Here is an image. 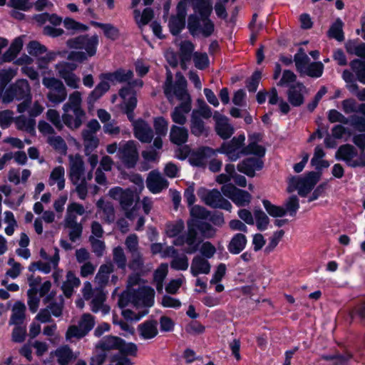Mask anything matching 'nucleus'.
Segmentation results:
<instances>
[{
	"instance_id": "obj_3",
	"label": "nucleus",
	"mask_w": 365,
	"mask_h": 365,
	"mask_svg": "<svg viewBox=\"0 0 365 365\" xmlns=\"http://www.w3.org/2000/svg\"><path fill=\"white\" fill-rule=\"evenodd\" d=\"M0 98L4 103L13 101H23L18 105L17 111L24 113L27 110L31 103V88L26 79H19L0 94Z\"/></svg>"
},
{
	"instance_id": "obj_23",
	"label": "nucleus",
	"mask_w": 365,
	"mask_h": 365,
	"mask_svg": "<svg viewBox=\"0 0 365 365\" xmlns=\"http://www.w3.org/2000/svg\"><path fill=\"white\" fill-rule=\"evenodd\" d=\"M263 165L264 163L262 159L248 158L239 163L237 168L240 173L252 178L255 175V171L262 170Z\"/></svg>"
},
{
	"instance_id": "obj_28",
	"label": "nucleus",
	"mask_w": 365,
	"mask_h": 365,
	"mask_svg": "<svg viewBox=\"0 0 365 365\" xmlns=\"http://www.w3.org/2000/svg\"><path fill=\"white\" fill-rule=\"evenodd\" d=\"M305 90V86L301 83H297L289 87L287 91V98L292 106L299 107L304 103Z\"/></svg>"
},
{
	"instance_id": "obj_14",
	"label": "nucleus",
	"mask_w": 365,
	"mask_h": 365,
	"mask_svg": "<svg viewBox=\"0 0 365 365\" xmlns=\"http://www.w3.org/2000/svg\"><path fill=\"white\" fill-rule=\"evenodd\" d=\"M198 196L208 206L212 208H220L231 211L232 204L222 195L221 192L216 189L212 190H199Z\"/></svg>"
},
{
	"instance_id": "obj_36",
	"label": "nucleus",
	"mask_w": 365,
	"mask_h": 365,
	"mask_svg": "<svg viewBox=\"0 0 365 365\" xmlns=\"http://www.w3.org/2000/svg\"><path fill=\"white\" fill-rule=\"evenodd\" d=\"M247 237L242 233L235 234L227 245L228 251L232 255L240 254L246 247Z\"/></svg>"
},
{
	"instance_id": "obj_4",
	"label": "nucleus",
	"mask_w": 365,
	"mask_h": 365,
	"mask_svg": "<svg viewBox=\"0 0 365 365\" xmlns=\"http://www.w3.org/2000/svg\"><path fill=\"white\" fill-rule=\"evenodd\" d=\"M154 290L148 287H140L137 289H126L118 299V305L125 308L130 304L138 309L144 307L145 309L154 304Z\"/></svg>"
},
{
	"instance_id": "obj_62",
	"label": "nucleus",
	"mask_w": 365,
	"mask_h": 365,
	"mask_svg": "<svg viewBox=\"0 0 365 365\" xmlns=\"http://www.w3.org/2000/svg\"><path fill=\"white\" fill-rule=\"evenodd\" d=\"M16 124L19 129L31 132L34 130L35 120L24 115H20L16 118Z\"/></svg>"
},
{
	"instance_id": "obj_61",
	"label": "nucleus",
	"mask_w": 365,
	"mask_h": 365,
	"mask_svg": "<svg viewBox=\"0 0 365 365\" xmlns=\"http://www.w3.org/2000/svg\"><path fill=\"white\" fill-rule=\"evenodd\" d=\"M189 266L188 258L185 255H175L170 262V267L175 270H187Z\"/></svg>"
},
{
	"instance_id": "obj_15",
	"label": "nucleus",
	"mask_w": 365,
	"mask_h": 365,
	"mask_svg": "<svg viewBox=\"0 0 365 365\" xmlns=\"http://www.w3.org/2000/svg\"><path fill=\"white\" fill-rule=\"evenodd\" d=\"M68 47L74 49L85 50L91 57L96 55L98 45V37L96 35L88 36L81 35L71 39L66 42Z\"/></svg>"
},
{
	"instance_id": "obj_29",
	"label": "nucleus",
	"mask_w": 365,
	"mask_h": 365,
	"mask_svg": "<svg viewBox=\"0 0 365 365\" xmlns=\"http://www.w3.org/2000/svg\"><path fill=\"white\" fill-rule=\"evenodd\" d=\"M158 322L156 320H146L138 327L139 336L145 340L155 338L158 334Z\"/></svg>"
},
{
	"instance_id": "obj_50",
	"label": "nucleus",
	"mask_w": 365,
	"mask_h": 365,
	"mask_svg": "<svg viewBox=\"0 0 365 365\" xmlns=\"http://www.w3.org/2000/svg\"><path fill=\"white\" fill-rule=\"evenodd\" d=\"M350 67L358 81L365 84V62L360 59H354L350 62Z\"/></svg>"
},
{
	"instance_id": "obj_64",
	"label": "nucleus",
	"mask_w": 365,
	"mask_h": 365,
	"mask_svg": "<svg viewBox=\"0 0 365 365\" xmlns=\"http://www.w3.org/2000/svg\"><path fill=\"white\" fill-rule=\"evenodd\" d=\"M349 122L356 130L365 133V116L352 115L349 117Z\"/></svg>"
},
{
	"instance_id": "obj_20",
	"label": "nucleus",
	"mask_w": 365,
	"mask_h": 365,
	"mask_svg": "<svg viewBox=\"0 0 365 365\" xmlns=\"http://www.w3.org/2000/svg\"><path fill=\"white\" fill-rule=\"evenodd\" d=\"M213 118L215 120V130L217 135L222 139L230 138L234 133L233 126L229 123L227 117L215 112Z\"/></svg>"
},
{
	"instance_id": "obj_55",
	"label": "nucleus",
	"mask_w": 365,
	"mask_h": 365,
	"mask_svg": "<svg viewBox=\"0 0 365 365\" xmlns=\"http://www.w3.org/2000/svg\"><path fill=\"white\" fill-rule=\"evenodd\" d=\"M194 226L197 229V232L199 231L203 238L210 239L215 235V229L208 222H199L194 224Z\"/></svg>"
},
{
	"instance_id": "obj_58",
	"label": "nucleus",
	"mask_w": 365,
	"mask_h": 365,
	"mask_svg": "<svg viewBox=\"0 0 365 365\" xmlns=\"http://www.w3.org/2000/svg\"><path fill=\"white\" fill-rule=\"evenodd\" d=\"M262 204L268 214L274 217H281L285 215V211L282 206L273 205L268 200H263Z\"/></svg>"
},
{
	"instance_id": "obj_48",
	"label": "nucleus",
	"mask_w": 365,
	"mask_h": 365,
	"mask_svg": "<svg viewBox=\"0 0 365 365\" xmlns=\"http://www.w3.org/2000/svg\"><path fill=\"white\" fill-rule=\"evenodd\" d=\"M296 68L301 74L305 71L309 64L310 59L302 48H299L298 52L294 56Z\"/></svg>"
},
{
	"instance_id": "obj_57",
	"label": "nucleus",
	"mask_w": 365,
	"mask_h": 365,
	"mask_svg": "<svg viewBox=\"0 0 365 365\" xmlns=\"http://www.w3.org/2000/svg\"><path fill=\"white\" fill-rule=\"evenodd\" d=\"M323 71V63L320 61H317L309 63L302 74H304L312 78H319L322 76Z\"/></svg>"
},
{
	"instance_id": "obj_18",
	"label": "nucleus",
	"mask_w": 365,
	"mask_h": 365,
	"mask_svg": "<svg viewBox=\"0 0 365 365\" xmlns=\"http://www.w3.org/2000/svg\"><path fill=\"white\" fill-rule=\"evenodd\" d=\"M221 191L238 207L247 206L252 200V195L247 191L239 189L232 184L222 185Z\"/></svg>"
},
{
	"instance_id": "obj_60",
	"label": "nucleus",
	"mask_w": 365,
	"mask_h": 365,
	"mask_svg": "<svg viewBox=\"0 0 365 365\" xmlns=\"http://www.w3.org/2000/svg\"><path fill=\"white\" fill-rule=\"evenodd\" d=\"M56 356L60 365H67L73 357V353L69 347L63 346L56 351Z\"/></svg>"
},
{
	"instance_id": "obj_25",
	"label": "nucleus",
	"mask_w": 365,
	"mask_h": 365,
	"mask_svg": "<svg viewBox=\"0 0 365 365\" xmlns=\"http://www.w3.org/2000/svg\"><path fill=\"white\" fill-rule=\"evenodd\" d=\"M106 299V296L103 289H101V287H96V294L91 299V310L94 313L101 311L103 314H108L110 312V307L104 304Z\"/></svg>"
},
{
	"instance_id": "obj_17",
	"label": "nucleus",
	"mask_w": 365,
	"mask_h": 365,
	"mask_svg": "<svg viewBox=\"0 0 365 365\" xmlns=\"http://www.w3.org/2000/svg\"><path fill=\"white\" fill-rule=\"evenodd\" d=\"M117 156L125 168H134L138 160L136 143L133 140H129L120 145Z\"/></svg>"
},
{
	"instance_id": "obj_40",
	"label": "nucleus",
	"mask_w": 365,
	"mask_h": 365,
	"mask_svg": "<svg viewBox=\"0 0 365 365\" xmlns=\"http://www.w3.org/2000/svg\"><path fill=\"white\" fill-rule=\"evenodd\" d=\"M26 306L23 302H16L12 308L9 324L20 325L25 319Z\"/></svg>"
},
{
	"instance_id": "obj_1",
	"label": "nucleus",
	"mask_w": 365,
	"mask_h": 365,
	"mask_svg": "<svg viewBox=\"0 0 365 365\" xmlns=\"http://www.w3.org/2000/svg\"><path fill=\"white\" fill-rule=\"evenodd\" d=\"M164 93L170 102L174 97L182 103L174 108L170 116L172 120L176 124L183 125L187 121L186 115L191 110L190 96L187 91V81L180 72L175 74V82L173 83V74L169 69L166 71V80L163 85Z\"/></svg>"
},
{
	"instance_id": "obj_5",
	"label": "nucleus",
	"mask_w": 365,
	"mask_h": 365,
	"mask_svg": "<svg viewBox=\"0 0 365 365\" xmlns=\"http://www.w3.org/2000/svg\"><path fill=\"white\" fill-rule=\"evenodd\" d=\"M109 195L119 202L120 208L124 211L128 219L133 220L137 216L140 197L136 192L129 188L123 189L115 187L109 190Z\"/></svg>"
},
{
	"instance_id": "obj_46",
	"label": "nucleus",
	"mask_w": 365,
	"mask_h": 365,
	"mask_svg": "<svg viewBox=\"0 0 365 365\" xmlns=\"http://www.w3.org/2000/svg\"><path fill=\"white\" fill-rule=\"evenodd\" d=\"M153 16V11L150 8H145L142 14L139 10L134 11L135 20L140 29L148 24L152 20Z\"/></svg>"
},
{
	"instance_id": "obj_51",
	"label": "nucleus",
	"mask_w": 365,
	"mask_h": 365,
	"mask_svg": "<svg viewBox=\"0 0 365 365\" xmlns=\"http://www.w3.org/2000/svg\"><path fill=\"white\" fill-rule=\"evenodd\" d=\"M82 136L86 152H92L98 147L99 140L96 133H92L90 131H82Z\"/></svg>"
},
{
	"instance_id": "obj_53",
	"label": "nucleus",
	"mask_w": 365,
	"mask_h": 365,
	"mask_svg": "<svg viewBox=\"0 0 365 365\" xmlns=\"http://www.w3.org/2000/svg\"><path fill=\"white\" fill-rule=\"evenodd\" d=\"M64 227L69 230V240L75 242L81 237L83 233V224L81 222L64 223Z\"/></svg>"
},
{
	"instance_id": "obj_38",
	"label": "nucleus",
	"mask_w": 365,
	"mask_h": 365,
	"mask_svg": "<svg viewBox=\"0 0 365 365\" xmlns=\"http://www.w3.org/2000/svg\"><path fill=\"white\" fill-rule=\"evenodd\" d=\"M65 170L62 166L54 168L49 176L48 184L52 186L57 184L58 189L62 190L65 187Z\"/></svg>"
},
{
	"instance_id": "obj_34",
	"label": "nucleus",
	"mask_w": 365,
	"mask_h": 365,
	"mask_svg": "<svg viewBox=\"0 0 365 365\" xmlns=\"http://www.w3.org/2000/svg\"><path fill=\"white\" fill-rule=\"evenodd\" d=\"M80 284L79 278L72 271H68L66 273V280L61 286V289L66 297H71L74 292V289L78 288Z\"/></svg>"
},
{
	"instance_id": "obj_41",
	"label": "nucleus",
	"mask_w": 365,
	"mask_h": 365,
	"mask_svg": "<svg viewBox=\"0 0 365 365\" xmlns=\"http://www.w3.org/2000/svg\"><path fill=\"white\" fill-rule=\"evenodd\" d=\"M123 339L117 336H108L102 339L97 345V348L107 351L111 349H119L122 345Z\"/></svg>"
},
{
	"instance_id": "obj_59",
	"label": "nucleus",
	"mask_w": 365,
	"mask_h": 365,
	"mask_svg": "<svg viewBox=\"0 0 365 365\" xmlns=\"http://www.w3.org/2000/svg\"><path fill=\"white\" fill-rule=\"evenodd\" d=\"M254 215L257 229L261 231L265 230L269 223V219L266 213L259 208L254 210Z\"/></svg>"
},
{
	"instance_id": "obj_44",
	"label": "nucleus",
	"mask_w": 365,
	"mask_h": 365,
	"mask_svg": "<svg viewBox=\"0 0 365 365\" xmlns=\"http://www.w3.org/2000/svg\"><path fill=\"white\" fill-rule=\"evenodd\" d=\"M191 4L195 12H197L200 16H210L212 11V6L207 0H191Z\"/></svg>"
},
{
	"instance_id": "obj_19",
	"label": "nucleus",
	"mask_w": 365,
	"mask_h": 365,
	"mask_svg": "<svg viewBox=\"0 0 365 365\" xmlns=\"http://www.w3.org/2000/svg\"><path fill=\"white\" fill-rule=\"evenodd\" d=\"M216 150L207 146H202L190 153L189 162L193 166L205 167L208 160L216 155Z\"/></svg>"
},
{
	"instance_id": "obj_45",
	"label": "nucleus",
	"mask_w": 365,
	"mask_h": 365,
	"mask_svg": "<svg viewBox=\"0 0 365 365\" xmlns=\"http://www.w3.org/2000/svg\"><path fill=\"white\" fill-rule=\"evenodd\" d=\"M343 21L338 18L330 26L327 35L331 38H334L338 41H342L344 39L343 31Z\"/></svg>"
},
{
	"instance_id": "obj_31",
	"label": "nucleus",
	"mask_w": 365,
	"mask_h": 365,
	"mask_svg": "<svg viewBox=\"0 0 365 365\" xmlns=\"http://www.w3.org/2000/svg\"><path fill=\"white\" fill-rule=\"evenodd\" d=\"M189 136L188 130L183 126L173 125L170 130V140L177 145H182L187 142Z\"/></svg>"
},
{
	"instance_id": "obj_47",
	"label": "nucleus",
	"mask_w": 365,
	"mask_h": 365,
	"mask_svg": "<svg viewBox=\"0 0 365 365\" xmlns=\"http://www.w3.org/2000/svg\"><path fill=\"white\" fill-rule=\"evenodd\" d=\"M345 48L349 53L365 59V43H358L355 40L348 41Z\"/></svg>"
},
{
	"instance_id": "obj_63",
	"label": "nucleus",
	"mask_w": 365,
	"mask_h": 365,
	"mask_svg": "<svg viewBox=\"0 0 365 365\" xmlns=\"http://www.w3.org/2000/svg\"><path fill=\"white\" fill-rule=\"evenodd\" d=\"M48 143L55 150L59 152H66L67 145L65 140L59 135H49L47 140Z\"/></svg>"
},
{
	"instance_id": "obj_7",
	"label": "nucleus",
	"mask_w": 365,
	"mask_h": 365,
	"mask_svg": "<svg viewBox=\"0 0 365 365\" xmlns=\"http://www.w3.org/2000/svg\"><path fill=\"white\" fill-rule=\"evenodd\" d=\"M143 85L142 80H136L133 82H128V84L122 88L119 91V96L123 100V110L130 120H133V111L137 106V98L135 86L142 87Z\"/></svg>"
},
{
	"instance_id": "obj_54",
	"label": "nucleus",
	"mask_w": 365,
	"mask_h": 365,
	"mask_svg": "<svg viewBox=\"0 0 365 365\" xmlns=\"http://www.w3.org/2000/svg\"><path fill=\"white\" fill-rule=\"evenodd\" d=\"M130 255L131 259L128 263V267L135 272H144V259L140 252Z\"/></svg>"
},
{
	"instance_id": "obj_39",
	"label": "nucleus",
	"mask_w": 365,
	"mask_h": 365,
	"mask_svg": "<svg viewBox=\"0 0 365 365\" xmlns=\"http://www.w3.org/2000/svg\"><path fill=\"white\" fill-rule=\"evenodd\" d=\"M110 85L106 80H101L95 88L89 93L87 98V102L93 105L96 101L101 98L108 90Z\"/></svg>"
},
{
	"instance_id": "obj_33",
	"label": "nucleus",
	"mask_w": 365,
	"mask_h": 365,
	"mask_svg": "<svg viewBox=\"0 0 365 365\" xmlns=\"http://www.w3.org/2000/svg\"><path fill=\"white\" fill-rule=\"evenodd\" d=\"M179 47L180 66L182 69H186L187 63L191 60L192 56H193L195 46L190 41H182L180 42Z\"/></svg>"
},
{
	"instance_id": "obj_12",
	"label": "nucleus",
	"mask_w": 365,
	"mask_h": 365,
	"mask_svg": "<svg viewBox=\"0 0 365 365\" xmlns=\"http://www.w3.org/2000/svg\"><path fill=\"white\" fill-rule=\"evenodd\" d=\"M202 242V239H198L197 229L194 224L187 225V232L179 235L173 242L176 246L187 245V248L185 250L187 254H193L197 251L199 246Z\"/></svg>"
},
{
	"instance_id": "obj_8",
	"label": "nucleus",
	"mask_w": 365,
	"mask_h": 365,
	"mask_svg": "<svg viewBox=\"0 0 365 365\" xmlns=\"http://www.w3.org/2000/svg\"><path fill=\"white\" fill-rule=\"evenodd\" d=\"M336 158L344 161L351 168L365 166V153L360 151L358 155L356 149L350 144L341 145L336 152Z\"/></svg>"
},
{
	"instance_id": "obj_22",
	"label": "nucleus",
	"mask_w": 365,
	"mask_h": 365,
	"mask_svg": "<svg viewBox=\"0 0 365 365\" xmlns=\"http://www.w3.org/2000/svg\"><path fill=\"white\" fill-rule=\"evenodd\" d=\"M249 144L243 148L244 155H254L257 158L262 159L264 156L266 149L264 146L259 145L257 143L261 140L259 133H253L249 135Z\"/></svg>"
},
{
	"instance_id": "obj_16",
	"label": "nucleus",
	"mask_w": 365,
	"mask_h": 365,
	"mask_svg": "<svg viewBox=\"0 0 365 365\" xmlns=\"http://www.w3.org/2000/svg\"><path fill=\"white\" fill-rule=\"evenodd\" d=\"M77 68L75 63L61 61L55 65V69L58 76L63 79L66 84L73 89L80 86V78L73 71Z\"/></svg>"
},
{
	"instance_id": "obj_2",
	"label": "nucleus",
	"mask_w": 365,
	"mask_h": 365,
	"mask_svg": "<svg viewBox=\"0 0 365 365\" xmlns=\"http://www.w3.org/2000/svg\"><path fill=\"white\" fill-rule=\"evenodd\" d=\"M62 120L71 130L79 128L86 119V112L82 108V94L76 91L68 96V101L62 107Z\"/></svg>"
},
{
	"instance_id": "obj_30",
	"label": "nucleus",
	"mask_w": 365,
	"mask_h": 365,
	"mask_svg": "<svg viewBox=\"0 0 365 365\" xmlns=\"http://www.w3.org/2000/svg\"><path fill=\"white\" fill-rule=\"evenodd\" d=\"M210 268L211 265L207 259L197 255L192 260L190 272L193 277H197L200 274H207L210 272Z\"/></svg>"
},
{
	"instance_id": "obj_43",
	"label": "nucleus",
	"mask_w": 365,
	"mask_h": 365,
	"mask_svg": "<svg viewBox=\"0 0 365 365\" xmlns=\"http://www.w3.org/2000/svg\"><path fill=\"white\" fill-rule=\"evenodd\" d=\"M96 205L102 210L103 214V218L106 222L111 223L115 221V209L111 202H104L103 200H99L97 202Z\"/></svg>"
},
{
	"instance_id": "obj_37",
	"label": "nucleus",
	"mask_w": 365,
	"mask_h": 365,
	"mask_svg": "<svg viewBox=\"0 0 365 365\" xmlns=\"http://www.w3.org/2000/svg\"><path fill=\"white\" fill-rule=\"evenodd\" d=\"M113 269L114 267L112 263L101 265L95 277V281L98 284V287L103 289L108 284L110 274L113 272Z\"/></svg>"
},
{
	"instance_id": "obj_49",
	"label": "nucleus",
	"mask_w": 365,
	"mask_h": 365,
	"mask_svg": "<svg viewBox=\"0 0 365 365\" xmlns=\"http://www.w3.org/2000/svg\"><path fill=\"white\" fill-rule=\"evenodd\" d=\"M91 24L96 27L101 28L104 35L111 40H115L119 36V30L110 24H102L97 21H92Z\"/></svg>"
},
{
	"instance_id": "obj_32",
	"label": "nucleus",
	"mask_w": 365,
	"mask_h": 365,
	"mask_svg": "<svg viewBox=\"0 0 365 365\" xmlns=\"http://www.w3.org/2000/svg\"><path fill=\"white\" fill-rule=\"evenodd\" d=\"M196 113L197 112H192L190 125L191 133L197 137L202 135L206 137L208 135L209 128L205 126L202 119L197 116Z\"/></svg>"
},
{
	"instance_id": "obj_52",
	"label": "nucleus",
	"mask_w": 365,
	"mask_h": 365,
	"mask_svg": "<svg viewBox=\"0 0 365 365\" xmlns=\"http://www.w3.org/2000/svg\"><path fill=\"white\" fill-rule=\"evenodd\" d=\"M282 207L285 215L288 213L290 216L294 217L299 208V198L296 195L290 196L284 201Z\"/></svg>"
},
{
	"instance_id": "obj_13",
	"label": "nucleus",
	"mask_w": 365,
	"mask_h": 365,
	"mask_svg": "<svg viewBox=\"0 0 365 365\" xmlns=\"http://www.w3.org/2000/svg\"><path fill=\"white\" fill-rule=\"evenodd\" d=\"M245 135H239L231 140L225 142L221 147L216 149L217 153L225 154L231 161H236L241 155H244Z\"/></svg>"
},
{
	"instance_id": "obj_27",
	"label": "nucleus",
	"mask_w": 365,
	"mask_h": 365,
	"mask_svg": "<svg viewBox=\"0 0 365 365\" xmlns=\"http://www.w3.org/2000/svg\"><path fill=\"white\" fill-rule=\"evenodd\" d=\"M133 77V73L130 70L118 69L114 72L103 73L99 76L101 80L107 82L125 83L129 82Z\"/></svg>"
},
{
	"instance_id": "obj_26",
	"label": "nucleus",
	"mask_w": 365,
	"mask_h": 365,
	"mask_svg": "<svg viewBox=\"0 0 365 365\" xmlns=\"http://www.w3.org/2000/svg\"><path fill=\"white\" fill-rule=\"evenodd\" d=\"M134 134L142 143H150L153 138V130L144 120H138L134 125Z\"/></svg>"
},
{
	"instance_id": "obj_35",
	"label": "nucleus",
	"mask_w": 365,
	"mask_h": 365,
	"mask_svg": "<svg viewBox=\"0 0 365 365\" xmlns=\"http://www.w3.org/2000/svg\"><path fill=\"white\" fill-rule=\"evenodd\" d=\"M86 213L84 206L78 202H71L67 206L64 218V223L78 222L77 215H83Z\"/></svg>"
},
{
	"instance_id": "obj_24",
	"label": "nucleus",
	"mask_w": 365,
	"mask_h": 365,
	"mask_svg": "<svg viewBox=\"0 0 365 365\" xmlns=\"http://www.w3.org/2000/svg\"><path fill=\"white\" fill-rule=\"evenodd\" d=\"M69 160V177L73 183H77L84 175V163L79 155L70 156Z\"/></svg>"
},
{
	"instance_id": "obj_11",
	"label": "nucleus",
	"mask_w": 365,
	"mask_h": 365,
	"mask_svg": "<svg viewBox=\"0 0 365 365\" xmlns=\"http://www.w3.org/2000/svg\"><path fill=\"white\" fill-rule=\"evenodd\" d=\"M96 324L95 317L89 313H85L81 317L77 325L70 326L66 333L67 340L81 339L93 329Z\"/></svg>"
},
{
	"instance_id": "obj_6",
	"label": "nucleus",
	"mask_w": 365,
	"mask_h": 365,
	"mask_svg": "<svg viewBox=\"0 0 365 365\" xmlns=\"http://www.w3.org/2000/svg\"><path fill=\"white\" fill-rule=\"evenodd\" d=\"M319 180V176L315 172H309L303 177H292L289 179L287 191L292 192L297 190L301 197H305L314 188Z\"/></svg>"
},
{
	"instance_id": "obj_21",
	"label": "nucleus",
	"mask_w": 365,
	"mask_h": 365,
	"mask_svg": "<svg viewBox=\"0 0 365 365\" xmlns=\"http://www.w3.org/2000/svg\"><path fill=\"white\" fill-rule=\"evenodd\" d=\"M147 187L153 193H159L168 187V181L158 171L150 173L147 180Z\"/></svg>"
},
{
	"instance_id": "obj_56",
	"label": "nucleus",
	"mask_w": 365,
	"mask_h": 365,
	"mask_svg": "<svg viewBox=\"0 0 365 365\" xmlns=\"http://www.w3.org/2000/svg\"><path fill=\"white\" fill-rule=\"evenodd\" d=\"M185 25V19L177 16H172L169 20L168 26L171 34L176 36L180 33Z\"/></svg>"
},
{
	"instance_id": "obj_10",
	"label": "nucleus",
	"mask_w": 365,
	"mask_h": 365,
	"mask_svg": "<svg viewBox=\"0 0 365 365\" xmlns=\"http://www.w3.org/2000/svg\"><path fill=\"white\" fill-rule=\"evenodd\" d=\"M209 17L191 14L188 17L187 22V28L190 33L192 36L201 34L205 38L210 36L214 32L215 24Z\"/></svg>"
},
{
	"instance_id": "obj_9",
	"label": "nucleus",
	"mask_w": 365,
	"mask_h": 365,
	"mask_svg": "<svg viewBox=\"0 0 365 365\" xmlns=\"http://www.w3.org/2000/svg\"><path fill=\"white\" fill-rule=\"evenodd\" d=\"M42 83L48 89L46 96L51 103L58 105L66 99V88L59 79L54 77H44Z\"/></svg>"
},
{
	"instance_id": "obj_42",
	"label": "nucleus",
	"mask_w": 365,
	"mask_h": 365,
	"mask_svg": "<svg viewBox=\"0 0 365 365\" xmlns=\"http://www.w3.org/2000/svg\"><path fill=\"white\" fill-rule=\"evenodd\" d=\"M168 272V266L167 264H161L160 267L154 272L153 282L157 291L162 293L163 290V282Z\"/></svg>"
}]
</instances>
